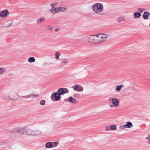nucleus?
Instances as JSON below:
<instances>
[{
  "instance_id": "nucleus-30",
  "label": "nucleus",
  "mask_w": 150,
  "mask_h": 150,
  "mask_svg": "<svg viewBox=\"0 0 150 150\" xmlns=\"http://www.w3.org/2000/svg\"><path fill=\"white\" fill-rule=\"evenodd\" d=\"M145 139L148 140V143L150 144V135H149L148 136L146 137Z\"/></svg>"
},
{
  "instance_id": "nucleus-28",
  "label": "nucleus",
  "mask_w": 150,
  "mask_h": 150,
  "mask_svg": "<svg viewBox=\"0 0 150 150\" xmlns=\"http://www.w3.org/2000/svg\"><path fill=\"white\" fill-rule=\"evenodd\" d=\"M123 86V85L122 84L117 86L116 88V90L117 91H119L122 88Z\"/></svg>"
},
{
  "instance_id": "nucleus-3",
  "label": "nucleus",
  "mask_w": 150,
  "mask_h": 150,
  "mask_svg": "<svg viewBox=\"0 0 150 150\" xmlns=\"http://www.w3.org/2000/svg\"><path fill=\"white\" fill-rule=\"evenodd\" d=\"M95 35H91L88 38V41L89 43L93 44H98L97 37L96 38H94Z\"/></svg>"
},
{
  "instance_id": "nucleus-16",
  "label": "nucleus",
  "mask_w": 150,
  "mask_h": 150,
  "mask_svg": "<svg viewBox=\"0 0 150 150\" xmlns=\"http://www.w3.org/2000/svg\"><path fill=\"white\" fill-rule=\"evenodd\" d=\"M133 16L135 18H137L141 16V14L139 11L136 12L134 13Z\"/></svg>"
},
{
  "instance_id": "nucleus-9",
  "label": "nucleus",
  "mask_w": 150,
  "mask_h": 150,
  "mask_svg": "<svg viewBox=\"0 0 150 150\" xmlns=\"http://www.w3.org/2000/svg\"><path fill=\"white\" fill-rule=\"evenodd\" d=\"M42 134V132L39 129H37L35 130H33V136H39Z\"/></svg>"
},
{
  "instance_id": "nucleus-10",
  "label": "nucleus",
  "mask_w": 150,
  "mask_h": 150,
  "mask_svg": "<svg viewBox=\"0 0 150 150\" xmlns=\"http://www.w3.org/2000/svg\"><path fill=\"white\" fill-rule=\"evenodd\" d=\"M111 100L114 106L116 107L119 104V100L117 98H111Z\"/></svg>"
},
{
  "instance_id": "nucleus-33",
  "label": "nucleus",
  "mask_w": 150,
  "mask_h": 150,
  "mask_svg": "<svg viewBox=\"0 0 150 150\" xmlns=\"http://www.w3.org/2000/svg\"><path fill=\"white\" fill-rule=\"evenodd\" d=\"M138 10L140 11V13H142L145 10L143 8H139L137 9Z\"/></svg>"
},
{
  "instance_id": "nucleus-2",
  "label": "nucleus",
  "mask_w": 150,
  "mask_h": 150,
  "mask_svg": "<svg viewBox=\"0 0 150 150\" xmlns=\"http://www.w3.org/2000/svg\"><path fill=\"white\" fill-rule=\"evenodd\" d=\"M97 37L98 44L101 43L105 41L108 38V35L104 33H101L95 35Z\"/></svg>"
},
{
  "instance_id": "nucleus-36",
  "label": "nucleus",
  "mask_w": 150,
  "mask_h": 150,
  "mask_svg": "<svg viewBox=\"0 0 150 150\" xmlns=\"http://www.w3.org/2000/svg\"><path fill=\"white\" fill-rule=\"evenodd\" d=\"M21 97H23V98L25 99H28V98H29V95L24 96H22Z\"/></svg>"
},
{
  "instance_id": "nucleus-39",
  "label": "nucleus",
  "mask_w": 150,
  "mask_h": 150,
  "mask_svg": "<svg viewBox=\"0 0 150 150\" xmlns=\"http://www.w3.org/2000/svg\"><path fill=\"white\" fill-rule=\"evenodd\" d=\"M125 127H124L123 125H121L119 127V129H124Z\"/></svg>"
},
{
  "instance_id": "nucleus-26",
  "label": "nucleus",
  "mask_w": 150,
  "mask_h": 150,
  "mask_svg": "<svg viewBox=\"0 0 150 150\" xmlns=\"http://www.w3.org/2000/svg\"><path fill=\"white\" fill-rule=\"evenodd\" d=\"M28 61L32 63L35 61V59L33 57H31L28 59Z\"/></svg>"
},
{
  "instance_id": "nucleus-34",
  "label": "nucleus",
  "mask_w": 150,
  "mask_h": 150,
  "mask_svg": "<svg viewBox=\"0 0 150 150\" xmlns=\"http://www.w3.org/2000/svg\"><path fill=\"white\" fill-rule=\"evenodd\" d=\"M64 94L66 93H68L69 90H68L66 88H64Z\"/></svg>"
},
{
  "instance_id": "nucleus-18",
  "label": "nucleus",
  "mask_w": 150,
  "mask_h": 150,
  "mask_svg": "<svg viewBox=\"0 0 150 150\" xmlns=\"http://www.w3.org/2000/svg\"><path fill=\"white\" fill-rule=\"evenodd\" d=\"M50 11L53 14L58 13L57 11V8H55L54 6L52 7Z\"/></svg>"
},
{
  "instance_id": "nucleus-24",
  "label": "nucleus",
  "mask_w": 150,
  "mask_h": 150,
  "mask_svg": "<svg viewBox=\"0 0 150 150\" xmlns=\"http://www.w3.org/2000/svg\"><path fill=\"white\" fill-rule=\"evenodd\" d=\"M52 143V147H55L57 146L59 144V142L57 141L53 142Z\"/></svg>"
},
{
  "instance_id": "nucleus-8",
  "label": "nucleus",
  "mask_w": 150,
  "mask_h": 150,
  "mask_svg": "<svg viewBox=\"0 0 150 150\" xmlns=\"http://www.w3.org/2000/svg\"><path fill=\"white\" fill-rule=\"evenodd\" d=\"M25 127H17L15 129V131L16 132L24 135V130Z\"/></svg>"
},
{
  "instance_id": "nucleus-31",
  "label": "nucleus",
  "mask_w": 150,
  "mask_h": 150,
  "mask_svg": "<svg viewBox=\"0 0 150 150\" xmlns=\"http://www.w3.org/2000/svg\"><path fill=\"white\" fill-rule=\"evenodd\" d=\"M40 103L42 105H45V100H42L40 102Z\"/></svg>"
},
{
  "instance_id": "nucleus-21",
  "label": "nucleus",
  "mask_w": 150,
  "mask_h": 150,
  "mask_svg": "<svg viewBox=\"0 0 150 150\" xmlns=\"http://www.w3.org/2000/svg\"><path fill=\"white\" fill-rule=\"evenodd\" d=\"M4 99H9V100H15L16 99H13L12 98L10 97V95H7L5 96L4 97Z\"/></svg>"
},
{
  "instance_id": "nucleus-13",
  "label": "nucleus",
  "mask_w": 150,
  "mask_h": 150,
  "mask_svg": "<svg viewBox=\"0 0 150 150\" xmlns=\"http://www.w3.org/2000/svg\"><path fill=\"white\" fill-rule=\"evenodd\" d=\"M133 126L132 123L129 122H127L126 124L124 125V127L126 128H131L133 127Z\"/></svg>"
},
{
  "instance_id": "nucleus-35",
  "label": "nucleus",
  "mask_w": 150,
  "mask_h": 150,
  "mask_svg": "<svg viewBox=\"0 0 150 150\" xmlns=\"http://www.w3.org/2000/svg\"><path fill=\"white\" fill-rule=\"evenodd\" d=\"M106 130V131H109L110 130V127L109 126H107L105 127Z\"/></svg>"
},
{
  "instance_id": "nucleus-23",
  "label": "nucleus",
  "mask_w": 150,
  "mask_h": 150,
  "mask_svg": "<svg viewBox=\"0 0 150 150\" xmlns=\"http://www.w3.org/2000/svg\"><path fill=\"white\" fill-rule=\"evenodd\" d=\"M110 127L111 130H117L116 125H112Z\"/></svg>"
},
{
  "instance_id": "nucleus-25",
  "label": "nucleus",
  "mask_w": 150,
  "mask_h": 150,
  "mask_svg": "<svg viewBox=\"0 0 150 150\" xmlns=\"http://www.w3.org/2000/svg\"><path fill=\"white\" fill-rule=\"evenodd\" d=\"M7 24L6 27H8L11 26L13 23V21H9L6 22Z\"/></svg>"
},
{
  "instance_id": "nucleus-6",
  "label": "nucleus",
  "mask_w": 150,
  "mask_h": 150,
  "mask_svg": "<svg viewBox=\"0 0 150 150\" xmlns=\"http://www.w3.org/2000/svg\"><path fill=\"white\" fill-rule=\"evenodd\" d=\"M9 14V12L7 10H5L0 11V17L1 18L7 17Z\"/></svg>"
},
{
  "instance_id": "nucleus-11",
  "label": "nucleus",
  "mask_w": 150,
  "mask_h": 150,
  "mask_svg": "<svg viewBox=\"0 0 150 150\" xmlns=\"http://www.w3.org/2000/svg\"><path fill=\"white\" fill-rule=\"evenodd\" d=\"M67 10V8L64 7H57V11L58 13L61 12H63L66 11Z\"/></svg>"
},
{
  "instance_id": "nucleus-40",
  "label": "nucleus",
  "mask_w": 150,
  "mask_h": 150,
  "mask_svg": "<svg viewBox=\"0 0 150 150\" xmlns=\"http://www.w3.org/2000/svg\"><path fill=\"white\" fill-rule=\"evenodd\" d=\"M60 30V29L59 28H57L55 30V31L56 32H58Z\"/></svg>"
},
{
  "instance_id": "nucleus-32",
  "label": "nucleus",
  "mask_w": 150,
  "mask_h": 150,
  "mask_svg": "<svg viewBox=\"0 0 150 150\" xmlns=\"http://www.w3.org/2000/svg\"><path fill=\"white\" fill-rule=\"evenodd\" d=\"M46 29L47 30H51L52 29V27L51 26H47L46 28Z\"/></svg>"
},
{
  "instance_id": "nucleus-37",
  "label": "nucleus",
  "mask_w": 150,
  "mask_h": 150,
  "mask_svg": "<svg viewBox=\"0 0 150 150\" xmlns=\"http://www.w3.org/2000/svg\"><path fill=\"white\" fill-rule=\"evenodd\" d=\"M68 62V61L67 59H64L62 60V62L65 64L67 63Z\"/></svg>"
},
{
  "instance_id": "nucleus-4",
  "label": "nucleus",
  "mask_w": 150,
  "mask_h": 150,
  "mask_svg": "<svg viewBox=\"0 0 150 150\" xmlns=\"http://www.w3.org/2000/svg\"><path fill=\"white\" fill-rule=\"evenodd\" d=\"M54 97L55 99L54 101H57L60 100L61 95L58 92L53 93H52L51 96V99L52 100H54Z\"/></svg>"
},
{
  "instance_id": "nucleus-5",
  "label": "nucleus",
  "mask_w": 150,
  "mask_h": 150,
  "mask_svg": "<svg viewBox=\"0 0 150 150\" xmlns=\"http://www.w3.org/2000/svg\"><path fill=\"white\" fill-rule=\"evenodd\" d=\"M24 135H31L33 136V130L30 128H25L24 130Z\"/></svg>"
},
{
  "instance_id": "nucleus-38",
  "label": "nucleus",
  "mask_w": 150,
  "mask_h": 150,
  "mask_svg": "<svg viewBox=\"0 0 150 150\" xmlns=\"http://www.w3.org/2000/svg\"><path fill=\"white\" fill-rule=\"evenodd\" d=\"M57 3H53L50 4V6L52 7L53 6H55L57 5Z\"/></svg>"
},
{
  "instance_id": "nucleus-1",
  "label": "nucleus",
  "mask_w": 150,
  "mask_h": 150,
  "mask_svg": "<svg viewBox=\"0 0 150 150\" xmlns=\"http://www.w3.org/2000/svg\"><path fill=\"white\" fill-rule=\"evenodd\" d=\"M103 8V5L100 3H96L91 6L92 9L96 13L101 12Z\"/></svg>"
},
{
  "instance_id": "nucleus-22",
  "label": "nucleus",
  "mask_w": 150,
  "mask_h": 150,
  "mask_svg": "<svg viewBox=\"0 0 150 150\" xmlns=\"http://www.w3.org/2000/svg\"><path fill=\"white\" fill-rule=\"evenodd\" d=\"M6 69L0 67V75L3 74L6 72Z\"/></svg>"
},
{
  "instance_id": "nucleus-17",
  "label": "nucleus",
  "mask_w": 150,
  "mask_h": 150,
  "mask_svg": "<svg viewBox=\"0 0 150 150\" xmlns=\"http://www.w3.org/2000/svg\"><path fill=\"white\" fill-rule=\"evenodd\" d=\"M125 20V18L123 17H119L117 18V21L119 23H121L122 22L124 21Z\"/></svg>"
},
{
  "instance_id": "nucleus-15",
  "label": "nucleus",
  "mask_w": 150,
  "mask_h": 150,
  "mask_svg": "<svg viewBox=\"0 0 150 150\" xmlns=\"http://www.w3.org/2000/svg\"><path fill=\"white\" fill-rule=\"evenodd\" d=\"M45 18L44 17H41L36 20V22L38 24H40L45 21Z\"/></svg>"
},
{
  "instance_id": "nucleus-29",
  "label": "nucleus",
  "mask_w": 150,
  "mask_h": 150,
  "mask_svg": "<svg viewBox=\"0 0 150 150\" xmlns=\"http://www.w3.org/2000/svg\"><path fill=\"white\" fill-rule=\"evenodd\" d=\"M60 55V54L59 53L57 52L55 54V58L56 59H59V55Z\"/></svg>"
},
{
  "instance_id": "nucleus-41",
  "label": "nucleus",
  "mask_w": 150,
  "mask_h": 150,
  "mask_svg": "<svg viewBox=\"0 0 150 150\" xmlns=\"http://www.w3.org/2000/svg\"><path fill=\"white\" fill-rule=\"evenodd\" d=\"M113 106H114L113 105H110V107H113Z\"/></svg>"
},
{
  "instance_id": "nucleus-14",
  "label": "nucleus",
  "mask_w": 150,
  "mask_h": 150,
  "mask_svg": "<svg viewBox=\"0 0 150 150\" xmlns=\"http://www.w3.org/2000/svg\"><path fill=\"white\" fill-rule=\"evenodd\" d=\"M150 15V13L147 11L145 12L144 13L143 15V18L145 19H148V17Z\"/></svg>"
},
{
  "instance_id": "nucleus-20",
  "label": "nucleus",
  "mask_w": 150,
  "mask_h": 150,
  "mask_svg": "<svg viewBox=\"0 0 150 150\" xmlns=\"http://www.w3.org/2000/svg\"><path fill=\"white\" fill-rule=\"evenodd\" d=\"M58 92L59 93L60 95H63L64 94V92L63 88H59L58 90Z\"/></svg>"
},
{
  "instance_id": "nucleus-19",
  "label": "nucleus",
  "mask_w": 150,
  "mask_h": 150,
  "mask_svg": "<svg viewBox=\"0 0 150 150\" xmlns=\"http://www.w3.org/2000/svg\"><path fill=\"white\" fill-rule=\"evenodd\" d=\"M45 146L46 148H49L52 147V143L50 142H48L47 143L45 144Z\"/></svg>"
},
{
  "instance_id": "nucleus-27",
  "label": "nucleus",
  "mask_w": 150,
  "mask_h": 150,
  "mask_svg": "<svg viewBox=\"0 0 150 150\" xmlns=\"http://www.w3.org/2000/svg\"><path fill=\"white\" fill-rule=\"evenodd\" d=\"M38 96V94H29V98H34L35 97H37V96Z\"/></svg>"
},
{
  "instance_id": "nucleus-7",
  "label": "nucleus",
  "mask_w": 150,
  "mask_h": 150,
  "mask_svg": "<svg viewBox=\"0 0 150 150\" xmlns=\"http://www.w3.org/2000/svg\"><path fill=\"white\" fill-rule=\"evenodd\" d=\"M73 89L78 92H81L83 90V88L79 85H76L73 86Z\"/></svg>"
},
{
  "instance_id": "nucleus-12",
  "label": "nucleus",
  "mask_w": 150,
  "mask_h": 150,
  "mask_svg": "<svg viewBox=\"0 0 150 150\" xmlns=\"http://www.w3.org/2000/svg\"><path fill=\"white\" fill-rule=\"evenodd\" d=\"M68 100L70 102L74 104L78 102L76 99L72 97H69L68 98Z\"/></svg>"
}]
</instances>
